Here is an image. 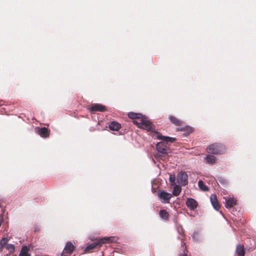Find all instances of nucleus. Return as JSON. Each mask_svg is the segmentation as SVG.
Returning a JSON list of instances; mask_svg holds the SVG:
<instances>
[{"instance_id":"27","label":"nucleus","mask_w":256,"mask_h":256,"mask_svg":"<svg viewBox=\"0 0 256 256\" xmlns=\"http://www.w3.org/2000/svg\"><path fill=\"white\" fill-rule=\"evenodd\" d=\"M2 222H3V218H2V216H0V226L2 225Z\"/></svg>"},{"instance_id":"23","label":"nucleus","mask_w":256,"mask_h":256,"mask_svg":"<svg viewBox=\"0 0 256 256\" xmlns=\"http://www.w3.org/2000/svg\"><path fill=\"white\" fill-rule=\"evenodd\" d=\"M6 248L8 250L10 254H12L14 252V246L12 244L7 243Z\"/></svg>"},{"instance_id":"12","label":"nucleus","mask_w":256,"mask_h":256,"mask_svg":"<svg viewBox=\"0 0 256 256\" xmlns=\"http://www.w3.org/2000/svg\"><path fill=\"white\" fill-rule=\"evenodd\" d=\"M236 204V200L234 198H226L225 206L228 208H231Z\"/></svg>"},{"instance_id":"14","label":"nucleus","mask_w":256,"mask_h":256,"mask_svg":"<svg viewBox=\"0 0 256 256\" xmlns=\"http://www.w3.org/2000/svg\"><path fill=\"white\" fill-rule=\"evenodd\" d=\"M128 116L130 118L132 119H136L134 120H138L140 122V120L144 116L140 113H134L132 112H130L128 113Z\"/></svg>"},{"instance_id":"16","label":"nucleus","mask_w":256,"mask_h":256,"mask_svg":"<svg viewBox=\"0 0 256 256\" xmlns=\"http://www.w3.org/2000/svg\"><path fill=\"white\" fill-rule=\"evenodd\" d=\"M170 120L174 125L176 126H182L183 122L180 120L178 119L176 117L173 116H170L169 117Z\"/></svg>"},{"instance_id":"29","label":"nucleus","mask_w":256,"mask_h":256,"mask_svg":"<svg viewBox=\"0 0 256 256\" xmlns=\"http://www.w3.org/2000/svg\"><path fill=\"white\" fill-rule=\"evenodd\" d=\"M186 128V130H190V132H192V128H191L187 127Z\"/></svg>"},{"instance_id":"22","label":"nucleus","mask_w":256,"mask_h":256,"mask_svg":"<svg viewBox=\"0 0 256 256\" xmlns=\"http://www.w3.org/2000/svg\"><path fill=\"white\" fill-rule=\"evenodd\" d=\"M182 190L181 188L178 186H175L173 190V194L175 196H178L180 194Z\"/></svg>"},{"instance_id":"8","label":"nucleus","mask_w":256,"mask_h":256,"mask_svg":"<svg viewBox=\"0 0 256 256\" xmlns=\"http://www.w3.org/2000/svg\"><path fill=\"white\" fill-rule=\"evenodd\" d=\"M92 112H103L106 110V107L100 104H94L90 108Z\"/></svg>"},{"instance_id":"1","label":"nucleus","mask_w":256,"mask_h":256,"mask_svg":"<svg viewBox=\"0 0 256 256\" xmlns=\"http://www.w3.org/2000/svg\"><path fill=\"white\" fill-rule=\"evenodd\" d=\"M154 133L157 138L162 140V142H158L156 146L158 151L162 154V156L164 157L168 156V153L170 152V149L167 146V143L165 142H173L176 140V138L164 136L158 132H154Z\"/></svg>"},{"instance_id":"18","label":"nucleus","mask_w":256,"mask_h":256,"mask_svg":"<svg viewBox=\"0 0 256 256\" xmlns=\"http://www.w3.org/2000/svg\"><path fill=\"white\" fill-rule=\"evenodd\" d=\"M29 248L26 246H24L22 248V250L19 254L20 256H30L28 253Z\"/></svg>"},{"instance_id":"10","label":"nucleus","mask_w":256,"mask_h":256,"mask_svg":"<svg viewBox=\"0 0 256 256\" xmlns=\"http://www.w3.org/2000/svg\"><path fill=\"white\" fill-rule=\"evenodd\" d=\"M37 133L42 137L46 138L49 136L50 130L45 127L39 128L38 130Z\"/></svg>"},{"instance_id":"19","label":"nucleus","mask_w":256,"mask_h":256,"mask_svg":"<svg viewBox=\"0 0 256 256\" xmlns=\"http://www.w3.org/2000/svg\"><path fill=\"white\" fill-rule=\"evenodd\" d=\"M206 162L209 164H214L216 162V157L212 155L208 154L206 157Z\"/></svg>"},{"instance_id":"15","label":"nucleus","mask_w":256,"mask_h":256,"mask_svg":"<svg viewBox=\"0 0 256 256\" xmlns=\"http://www.w3.org/2000/svg\"><path fill=\"white\" fill-rule=\"evenodd\" d=\"M236 253L238 256H244L245 250L244 245L238 244L236 248Z\"/></svg>"},{"instance_id":"3","label":"nucleus","mask_w":256,"mask_h":256,"mask_svg":"<svg viewBox=\"0 0 256 256\" xmlns=\"http://www.w3.org/2000/svg\"><path fill=\"white\" fill-rule=\"evenodd\" d=\"M207 150L208 153L214 154H222L226 152V148L222 144L214 143L207 148Z\"/></svg>"},{"instance_id":"25","label":"nucleus","mask_w":256,"mask_h":256,"mask_svg":"<svg viewBox=\"0 0 256 256\" xmlns=\"http://www.w3.org/2000/svg\"><path fill=\"white\" fill-rule=\"evenodd\" d=\"M218 181L222 184L224 185V184H227V181L225 179H224V178H218Z\"/></svg>"},{"instance_id":"6","label":"nucleus","mask_w":256,"mask_h":256,"mask_svg":"<svg viewBox=\"0 0 256 256\" xmlns=\"http://www.w3.org/2000/svg\"><path fill=\"white\" fill-rule=\"evenodd\" d=\"M188 176L184 172H179L177 176V182L182 186H186L188 184Z\"/></svg>"},{"instance_id":"5","label":"nucleus","mask_w":256,"mask_h":256,"mask_svg":"<svg viewBox=\"0 0 256 256\" xmlns=\"http://www.w3.org/2000/svg\"><path fill=\"white\" fill-rule=\"evenodd\" d=\"M74 246L70 242H66L61 256H70L73 252Z\"/></svg>"},{"instance_id":"20","label":"nucleus","mask_w":256,"mask_h":256,"mask_svg":"<svg viewBox=\"0 0 256 256\" xmlns=\"http://www.w3.org/2000/svg\"><path fill=\"white\" fill-rule=\"evenodd\" d=\"M198 184L199 188L202 190L208 192L209 190L208 186H207L202 180L198 181Z\"/></svg>"},{"instance_id":"24","label":"nucleus","mask_w":256,"mask_h":256,"mask_svg":"<svg viewBox=\"0 0 256 256\" xmlns=\"http://www.w3.org/2000/svg\"><path fill=\"white\" fill-rule=\"evenodd\" d=\"M176 178L174 175H170V176L169 180L171 182L172 184L173 185L175 182Z\"/></svg>"},{"instance_id":"28","label":"nucleus","mask_w":256,"mask_h":256,"mask_svg":"<svg viewBox=\"0 0 256 256\" xmlns=\"http://www.w3.org/2000/svg\"><path fill=\"white\" fill-rule=\"evenodd\" d=\"M186 130L185 128H177V130L178 131H179V130L182 131V130Z\"/></svg>"},{"instance_id":"4","label":"nucleus","mask_w":256,"mask_h":256,"mask_svg":"<svg viewBox=\"0 0 256 256\" xmlns=\"http://www.w3.org/2000/svg\"><path fill=\"white\" fill-rule=\"evenodd\" d=\"M133 123L138 126V128L150 131L152 129V122L145 116H144L140 122L138 120H133Z\"/></svg>"},{"instance_id":"7","label":"nucleus","mask_w":256,"mask_h":256,"mask_svg":"<svg viewBox=\"0 0 256 256\" xmlns=\"http://www.w3.org/2000/svg\"><path fill=\"white\" fill-rule=\"evenodd\" d=\"M158 196L162 200V202L169 203L170 200L172 197V194L165 191L160 190L158 192Z\"/></svg>"},{"instance_id":"2","label":"nucleus","mask_w":256,"mask_h":256,"mask_svg":"<svg viewBox=\"0 0 256 256\" xmlns=\"http://www.w3.org/2000/svg\"><path fill=\"white\" fill-rule=\"evenodd\" d=\"M114 237H104L88 244L84 249L85 252H90L92 250L97 246H101L104 244L110 243L114 241Z\"/></svg>"},{"instance_id":"17","label":"nucleus","mask_w":256,"mask_h":256,"mask_svg":"<svg viewBox=\"0 0 256 256\" xmlns=\"http://www.w3.org/2000/svg\"><path fill=\"white\" fill-rule=\"evenodd\" d=\"M160 218L164 220L167 221L169 220L170 214L165 210H162L159 212Z\"/></svg>"},{"instance_id":"21","label":"nucleus","mask_w":256,"mask_h":256,"mask_svg":"<svg viewBox=\"0 0 256 256\" xmlns=\"http://www.w3.org/2000/svg\"><path fill=\"white\" fill-rule=\"evenodd\" d=\"M7 242H8V240L6 238H3L0 241V252H1L4 248L6 247Z\"/></svg>"},{"instance_id":"11","label":"nucleus","mask_w":256,"mask_h":256,"mask_svg":"<svg viewBox=\"0 0 256 256\" xmlns=\"http://www.w3.org/2000/svg\"><path fill=\"white\" fill-rule=\"evenodd\" d=\"M210 200L214 208L218 210L220 208V205L217 200L216 195L212 194Z\"/></svg>"},{"instance_id":"13","label":"nucleus","mask_w":256,"mask_h":256,"mask_svg":"<svg viewBox=\"0 0 256 256\" xmlns=\"http://www.w3.org/2000/svg\"><path fill=\"white\" fill-rule=\"evenodd\" d=\"M108 128L112 130L118 131L121 128V125L117 122L112 121L110 124Z\"/></svg>"},{"instance_id":"26","label":"nucleus","mask_w":256,"mask_h":256,"mask_svg":"<svg viewBox=\"0 0 256 256\" xmlns=\"http://www.w3.org/2000/svg\"><path fill=\"white\" fill-rule=\"evenodd\" d=\"M178 256H188V250L186 248H185L183 253L180 254Z\"/></svg>"},{"instance_id":"9","label":"nucleus","mask_w":256,"mask_h":256,"mask_svg":"<svg viewBox=\"0 0 256 256\" xmlns=\"http://www.w3.org/2000/svg\"><path fill=\"white\" fill-rule=\"evenodd\" d=\"M186 205L190 210H194L197 208L198 204L194 199L190 198L187 200Z\"/></svg>"}]
</instances>
